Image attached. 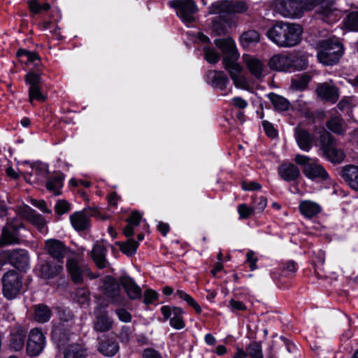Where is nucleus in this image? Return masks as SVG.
Masks as SVG:
<instances>
[{
	"instance_id": "obj_1",
	"label": "nucleus",
	"mask_w": 358,
	"mask_h": 358,
	"mask_svg": "<svg viewBox=\"0 0 358 358\" xmlns=\"http://www.w3.org/2000/svg\"><path fill=\"white\" fill-rule=\"evenodd\" d=\"M321 4L317 12L322 15V20L331 23L338 18V10L334 7V2L319 0H274L273 9L282 16L288 18L301 17L304 12L311 10L317 5Z\"/></svg>"
},
{
	"instance_id": "obj_2",
	"label": "nucleus",
	"mask_w": 358,
	"mask_h": 358,
	"mask_svg": "<svg viewBox=\"0 0 358 358\" xmlns=\"http://www.w3.org/2000/svg\"><path fill=\"white\" fill-rule=\"evenodd\" d=\"M302 33L301 25L279 21L268 29L266 36L279 47L292 48L301 42Z\"/></svg>"
},
{
	"instance_id": "obj_3",
	"label": "nucleus",
	"mask_w": 358,
	"mask_h": 358,
	"mask_svg": "<svg viewBox=\"0 0 358 358\" xmlns=\"http://www.w3.org/2000/svg\"><path fill=\"white\" fill-rule=\"evenodd\" d=\"M317 58L325 65L336 64L343 54V45L337 38H328L319 42Z\"/></svg>"
},
{
	"instance_id": "obj_4",
	"label": "nucleus",
	"mask_w": 358,
	"mask_h": 358,
	"mask_svg": "<svg viewBox=\"0 0 358 358\" xmlns=\"http://www.w3.org/2000/svg\"><path fill=\"white\" fill-rule=\"evenodd\" d=\"M319 134V142L324 155L333 163H341L345 154L343 150L336 147V138L325 129L320 131Z\"/></svg>"
},
{
	"instance_id": "obj_5",
	"label": "nucleus",
	"mask_w": 358,
	"mask_h": 358,
	"mask_svg": "<svg viewBox=\"0 0 358 358\" xmlns=\"http://www.w3.org/2000/svg\"><path fill=\"white\" fill-rule=\"evenodd\" d=\"M294 162L297 164L303 166V173L310 179L325 180L329 178V175L325 169L320 164L312 162L311 159L307 156L299 154L296 155Z\"/></svg>"
},
{
	"instance_id": "obj_6",
	"label": "nucleus",
	"mask_w": 358,
	"mask_h": 358,
	"mask_svg": "<svg viewBox=\"0 0 358 358\" xmlns=\"http://www.w3.org/2000/svg\"><path fill=\"white\" fill-rule=\"evenodd\" d=\"M248 10L247 3L243 1H222L213 4L209 8L210 14H241Z\"/></svg>"
},
{
	"instance_id": "obj_7",
	"label": "nucleus",
	"mask_w": 358,
	"mask_h": 358,
	"mask_svg": "<svg viewBox=\"0 0 358 358\" xmlns=\"http://www.w3.org/2000/svg\"><path fill=\"white\" fill-rule=\"evenodd\" d=\"M2 282L3 293L8 299H14L20 293L22 287L21 276L14 271L6 273L3 276Z\"/></svg>"
},
{
	"instance_id": "obj_8",
	"label": "nucleus",
	"mask_w": 358,
	"mask_h": 358,
	"mask_svg": "<svg viewBox=\"0 0 358 358\" xmlns=\"http://www.w3.org/2000/svg\"><path fill=\"white\" fill-rule=\"evenodd\" d=\"M45 345V337L38 328L30 331L27 341L26 352L29 357L38 356Z\"/></svg>"
},
{
	"instance_id": "obj_9",
	"label": "nucleus",
	"mask_w": 358,
	"mask_h": 358,
	"mask_svg": "<svg viewBox=\"0 0 358 358\" xmlns=\"http://www.w3.org/2000/svg\"><path fill=\"white\" fill-rule=\"evenodd\" d=\"M94 320L93 329L96 332L104 333L110 331L114 324L113 319L109 315L108 310L101 306L94 310Z\"/></svg>"
},
{
	"instance_id": "obj_10",
	"label": "nucleus",
	"mask_w": 358,
	"mask_h": 358,
	"mask_svg": "<svg viewBox=\"0 0 358 358\" xmlns=\"http://www.w3.org/2000/svg\"><path fill=\"white\" fill-rule=\"evenodd\" d=\"M103 292L105 296L113 304L122 306L124 299L120 294V287L118 282L111 276H107L103 280Z\"/></svg>"
},
{
	"instance_id": "obj_11",
	"label": "nucleus",
	"mask_w": 358,
	"mask_h": 358,
	"mask_svg": "<svg viewBox=\"0 0 358 358\" xmlns=\"http://www.w3.org/2000/svg\"><path fill=\"white\" fill-rule=\"evenodd\" d=\"M172 7L177 8V15L185 22L194 21V15L196 12V6L192 0H175L170 3Z\"/></svg>"
},
{
	"instance_id": "obj_12",
	"label": "nucleus",
	"mask_w": 358,
	"mask_h": 358,
	"mask_svg": "<svg viewBox=\"0 0 358 358\" xmlns=\"http://www.w3.org/2000/svg\"><path fill=\"white\" fill-rule=\"evenodd\" d=\"M215 45L222 51V62L227 60H238L239 54L234 41L231 38H218L214 41Z\"/></svg>"
},
{
	"instance_id": "obj_13",
	"label": "nucleus",
	"mask_w": 358,
	"mask_h": 358,
	"mask_svg": "<svg viewBox=\"0 0 358 358\" xmlns=\"http://www.w3.org/2000/svg\"><path fill=\"white\" fill-rule=\"evenodd\" d=\"M161 312L164 320L170 319V325L176 329H181L185 327V322L182 317V310L179 307H170L164 306L161 308Z\"/></svg>"
},
{
	"instance_id": "obj_14",
	"label": "nucleus",
	"mask_w": 358,
	"mask_h": 358,
	"mask_svg": "<svg viewBox=\"0 0 358 358\" xmlns=\"http://www.w3.org/2000/svg\"><path fill=\"white\" fill-rule=\"evenodd\" d=\"M26 82L29 85V102L31 103L34 99L44 101L45 96L41 92V77L34 72H29L25 77Z\"/></svg>"
},
{
	"instance_id": "obj_15",
	"label": "nucleus",
	"mask_w": 358,
	"mask_h": 358,
	"mask_svg": "<svg viewBox=\"0 0 358 358\" xmlns=\"http://www.w3.org/2000/svg\"><path fill=\"white\" fill-rule=\"evenodd\" d=\"M73 335L69 328L64 327V324L57 323L53 326L52 338L59 348L66 346Z\"/></svg>"
},
{
	"instance_id": "obj_16",
	"label": "nucleus",
	"mask_w": 358,
	"mask_h": 358,
	"mask_svg": "<svg viewBox=\"0 0 358 358\" xmlns=\"http://www.w3.org/2000/svg\"><path fill=\"white\" fill-rule=\"evenodd\" d=\"M319 98L334 103L339 98L338 89L329 83L319 84L315 90Z\"/></svg>"
},
{
	"instance_id": "obj_17",
	"label": "nucleus",
	"mask_w": 358,
	"mask_h": 358,
	"mask_svg": "<svg viewBox=\"0 0 358 358\" xmlns=\"http://www.w3.org/2000/svg\"><path fill=\"white\" fill-rule=\"evenodd\" d=\"M294 138L300 149L306 152L311 149L314 138L307 129L298 125L294 129Z\"/></svg>"
},
{
	"instance_id": "obj_18",
	"label": "nucleus",
	"mask_w": 358,
	"mask_h": 358,
	"mask_svg": "<svg viewBox=\"0 0 358 358\" xmlns=\"http://www.w3.org/2000/svg\"><path fill=\"white\" fill-rule=\"evenodd\" d=\"M45 250L52 257L60 262L66 254L67 248L65 245L57 239H49L45 241Z\"/></svg>"
},
{
	"instance_id": "obj_19",
	"label": "nucleus",
	"mask_w": 358,
	"mask_h": 358,
	"mask_svg": "<svg viewBox=\"0 0 358 358\" xmlns=\"http://www.w3.org/2000/svg\"><path fill=\"white\" fill-rule=\"evenodd\" d=\"M62 269L63 266L61 262L55 263L46 261L39 265L38 273L42 278L51 279L58 275Z\"/></svg>"
},
{
	"instance_id": "obj_20",
	"label": "nucleus",
	"mask_w": 358,
	"mask_h": 358,
	"mask_svg": "<svg viewBox=\"0 0 358 358\" xmlns=\"http://www.w3.org/2000/svg\"><path fill=\"white\" fill-rule=\"evenodd\" d=\"M66 268L72 280L75 282H80L83 281V275L89 273V268L87 266H80L78 260L71 258L67 260Z\"/></svg>"
},
{
	"instance_id": "obj_21",
	"label": "nucleus",
	"mask_w": 358,
	"mask_h": 358,
	"mask_svg": "<svg viewBox=\"0 0 358 358\" xmlns=\"http://www.w3.org/2000/svg\"><path fill=\"white\" fill-rule=\"evenodd\" d=\"M294 62L291 56L275 55L271 58L268 65L271 69L287 71L292 66Z\"/></svg>"
},
{
	"instance_id": "obj_22",
	"label": "nucleus",
	"mask_w": 358,
	"mask_h": 358,
	"mask_svg": "<svg viewBox=\"0 0 358 358\" xmlns=\"http://www.w3.org/2000/svg\"><path fill=\"white\" fill-rule=\"evenodd\" d=\"M341 176L345 182L353 189L358 192V166L347 165L342 168Z\"/></svg>"
},
{
	"instance_id": "obj_23",
	"label": "nucleus",
	"mask_w": 358,
	"mask_h": 358,
	"mask_svg": "<svg viewBox=\"0 0 358 358\" xmlns=\"http://www.w3.org/2000/svg\"><path fill=\"white\" fill-rule=\"evenodd\" d=\"M18 241L17 226L12 223L7 224L2 229L0 246L17 243Z\"/></svg>"
},
{
	"instance_id": "obj_24",
	"label": "nucleus",
	"mask_w": 358,
	"mask_h": 358,
	"mask_svg": "<svg viewBox=\"0 0 358 358\" xmlns=\"http://www.w3.org/2000/svg\"><path fill=\"white\" fill-rule=\"evenodd\" d=\"M22 217L35 225L40 231H43L45 226V220L34 209L29 206L24 207L20 212Z\"/></svg>"
},
{
	"instance_id": "obj_25",
	"label": "nucleus",
	"mask_w": 358,
	"mask_h": 358,
	"mask_svg": "<svg viewBox=\"0 0 358 358\" xmlns=\"http://www.w3.org/2000/svg\"><path fill=\"white\" fill-rule=\"evenodd\" d=\"M120 283L131 299H137L141 296V289L129 276L124 275L121 277Z\"/></svg>"
},
{
	"instance_id": "obj_26",
	"label": "nucleus",
	"mask_w": 358,
	"mask_h": 358,
	"mask_svg": "<svg viewBox=\"0 0 358 358\" xmlns=\"http://www.w3.org/2000/svg\"><path fill=\"white\" fill-rule=\"evenodd\" d=\"M9 261L13 266L20 270H24L29 266L27 252L23 250L13 251L9 255Z\"/></svg>"
},
{
	"instance_id": "obj_27",
	"label": "nucleus",
	"mask_w": 358,
	"mask_h": 358,
	"mask_svg": "<svg viewBox=\"0 0 358 358\" xmlns=\"http://www.w3.org/2000/svg\"><path fill=\"white\" fill-rule=\"evenodd\" d=\"M208 81L214 88L223 90L229 83V79L223 71H210L207 75Z\"/></svg>"
},
{
	"instance_id": "obj_28",
	"label": "nucleus",
	"mask_w": 358,
	"mask_h": 358,
	"mask_svg": "<svg viewBox=\"0 0 358 358\" xmlns=\"http://www.w3.org/2000/svg\"><path fill=\"white\" fill-rule=\"evenodd\" d=\"M106 248L101 243L94 244L92 251L91 256L94 263L99 268H103L106 266L107 261L106 259Z\"/></svg>"
},
{
	"instance_id": "obj_29",
	"label": "nucleus",
	"mask_w": 358,
	"mask_h": 358,
	"mask_svg": "<svg viewBox=\"0 0 358 358\" xmlns=\"http://www.w3.org/2000/svg\"><path fill=\"white\" fill-rule=\"evenodd\" d=\"M278 173L282 179L285 181H293L299 178L300 171L293 164H283L278 169Z\"/></svg>"
},
{
	"instance_id": "obj_30",
	"label": "nucleus",
	"mask_w": 358,
	"mask_h": 358,
	"mask_svg": "<svg viewBox=\"0 0 358 358\" xmlns=\"http://www.w3.org/2000/svg\"><path fill=\"white\" fill-rule=\"evenodd\" d=\"M26 336V332L20 328L12 332L10 336V348L16 352L22 350Z\"/></svg>"
},
{
	"instance_id": "obj_31",
	"label": "nucleus",
	"mask_w": 358,
	"mask_h": 358,
	"mask_svg": "<svg viewBox=\"0 0 358 358\" xmlns=\"http://www.w3.org/2000/svg\"><path fill=\"white\" fill-rule=\"evenodd\" d=\"M98 350L103 355L112 357L119 350L118 343L112 338H106L99 343Z\"/></svg>"
},
{
	"instance_id": "obj_32",
	"label": "nucleus",
	"mask_w": 358,
	"mask_h": 358,
	"mask_svg": "<svg viewBox=\"0 0 358 358\" xmlns=\"http://www.w3.org/2000/svg\"><path fill=\"white\" fill-rule=\"evenodd\" d=\"M70 220L71 225L76 231H83L89 227V217L82 211L73 213L70 216Z\"/></svg>"
},
{
	"instance_id": "obj_33",
	"label": "nucleus",
	"mask_w": 358,
	"mask_h": 358,
	"mask_svg": "<svg viewBox=\"0 0 358 358\" xmlns=\"http://www.w3.org/2000/svg\"><path fill=\"white\" fill-rule=\"evenodd\" d=\"M64 358H84L87 356V350L81 344L67 345L64 350Z\"/></svg>"
},
{
	"instance_id": "obj_34",
	"label": "nucleus",
	"mask_w": 358,
	"mask_h": 358,
	"mask_svg": "<svg viewBox=\"0 0 358 358\" xmlns=\"http://www.w3.org/2000/svg\"><path fill=\"white\" fill-rule=\"evenodd\" d=\"M299 208L301 213L308 218L317 215L321 210V207L319 204L308 200L301 201Z\"/></svg>"
},
{
	"instance_id": "obj_35",
	"label": "nucleus",
	"mask_w": 358,
	"mask_h": 358,
	"mask_svg": "<svg viewBox=\"0 0 358 358\" xmlns=\"http://www.w3.org/2000/svg\"><path fill=\"white\" fill-rule=\"evenodd\" d=\"M327 127L332 132L343 135L345 131V126L341 116L331 115L326 122Z\"/></svg>"
},
{
	"instance_id": "obj_36",
	"label": "nucleus",
	"mask_w": 358,
	"mask_h": 358,
	"mask_svg": "<svg viewBox=\"0 0 358 358\" xmlns=\"http://www.w3.org/2000/svg\"><path fill=\"white\" fill-rule=\"evenodd\" d=\"M245 64L250 72L256 78L259 79L263 77L264 65L260 60L248 57L245 59Z\"/></svg>"
},
{
	"instance_id": "obj_37",
	"label": "nucleus",
	"mask_w": 358,
	"mask_h": 358,
	"mask_svg": "<svg viewBox=\"0 0 358 358\" xmlns=\"http://www.w3.org/2000/svg\"><path fill=\"white\" fill-rule=\"evenodd\" d=\"M34 319L41 323L48 322L52 315L51 310L44 304H38L34 306Z\"/></svg>"
},
{
	"instance_id": "obj_38",
	"label": "nucleus",
	"mask_w": 358,
	"mask_h": 358,
	"mask_svg": "<svg viewBox=\"0 0 358 358\" xmlns=\"http://www.w3.org/2000/svg\"><path fill=\"white\" fill-rule=\"evenodd\" d=\"M268 97L276 110L285 111L289 109L290 103L283 96L275 93H270Z\"/></svg>"
},
{
	"instance_id": "obj_39",
	"label": "nucleus",
	"mask_w": 358,
	"mask_h": 358,
	"mask_svg": "<svg viewBox=\"0 0 358 358\" xmlns=\"http://www.w3.org/2000/svg\"><path fill=\"white\" fill-rule=\"evenodd\" d=\"M259 34L255 30L244 31L240 37L241 43L245 48H248L250 45L257 43L259 41Z\"/></svg>"
},
{
	"instance_id": "obj_40",
	"label": "nucleus",
	"mask_w": 358,
	"mask_h": 358,
	"mask_svg": "<svg viewBox=\"0 0 358 358\" xmlns=\"http://www.w3.org/2000/svg\"><path fill=\"white\" fill-rule=\"evenodd\" d=\"M72 298L80 306H88L90 301V292L84 287L78 288L72 294Z\"/></svg>"
},
{
	"instance_id": "obj_41",
	"label": "nucleus",
	"mask_w": 358,
	"mask_h": 358,
	"mask_svg": "<svg viewBox=\"0 0 358 358\" xmlns=\"http://www.w3.org/2000/svg\"><path fill=\"white\" fill-rule=\"evenodd\" d=\"M57 315L59 320V322L61 324L67 323L69 326L73 322L75 319V315L73 312L66 307H57Z\"/></svg>"
},
{
	"instance_id": "obj_42",
	"label": "nucleus",
	"mask_w": 358,
	"mask_h": 358,
	"mask_svg": "<svg viewBox=\"0 0 358 358\" xmlns=\"http://www.w3.org/2000/svg\"><path fill=\"white\" fill-rule=\"evenodd\" d=\"M238 60H227L223 62L225 69H227L230 75L231 78L241 75L242 71L241 66L237 63Z\"/></svg>"
},
{
	"instance_id": "obj_43",
	"label": "nucleus",
	"mask_w": 358,
	"mask_h": 358,
	"mask_svg": "<svg viewBox=\"0 0 358 358\" xmlns=\"http://www.w3.org/2000/svg\"><path fill=\"white\" fill-rule=\"evenodd\" d=\"M344 26L348 30L358 31V10L352 11L347 15Z\"/></svg>"
},
{
	"instance_id": "obj_44",
	"label": "nucleus",
	"mask_w": 358,
	"mask_h": 358,
	"mask_svg": "<svg viewBox=\"0 0 358 358\" xmlns=\"http://www.w3.org/2000/svg\"><path fill=\"white\" fill-rule=\"evenodd\" d=\"M120 250L128 256H131L136 253L138 247V243L134 239H129L127 242L120 244Z\"/></svg>"
},
{
	"instance_id": "obj_45",
	"label": "nucleus",
	"mask_w": 358,
	"mask_h": 358,
	"mask_svg": "<svg viewBox=\"0 0 358 358\" xmlns=\"http://www.w3.org/2000/svg\"><path fill=\"white\" fill-rule=\"evenodd\" d=\"M63 185V178L60 176L50 178L46 184L47 188L52 191L55 194L58 195L60 194L59 189Z\"/></svg>"
},
{
	"instance_id": "obj_46",
	"label": "nucleus",
	"mask_w": 358,
	"mask_h": 358,
	"mask_svg": "<svg viewBox=\"0 0 358 358\" xmlns=\"http://www.w3.org/2000/svg\"><path fill=\"white\" fill-rule=\"evenodd\" d=\"M310 80V76L303 74L301 77L292 79V87L296 90H304Z\"/></svg>"
},
{
	"instance_id": "obj_47",
	"label": "nucleus",
	"mask_w": 358,
	"mask_h": 358,
	"mask_svg": "<svg viewBox=\"0 0 358 358\" xmlns=\"http://www.w3.org/2000/svg\"><path fill=\"white\" fill-rule=\"evenodd\" d=\"M176 294L179 296L180 299L185 301L190 306H192L197 313H201V308L200 306L194 301V299L188 294L182 290H177Z\"/></svg>"
},
{
	"instance_id": "obj_48",
	"label": "nucleus",
	"mask_w": 358,
	"mask_h": 358,
	"mask_svg": "<svg viewBox=\"0 0 358 358\" xmlns=\"http://www.w3.org/2000/svg\"><path fill=\"white\" fill-rule=\"evenodd\" d=\"M176 294L179 296L180 299L185 301L190 306H192L197 313H201V308L200 306L194 301V299L188 294L182 290H177Z\"/></svg>"
},
{
	"instance_id": "obj_49",
	"label": "nucleus",
	"mask_w": 358,
	"mask_h": 358,
	"mask_svg": "<svg viewBox=\"0 0 358 358\" xmlns=\"http://www.w3.org/2000/svg\"><path fill=\"white\" fill-rule=\"evenodd\" d=\"M247 355L251 358H263L262 346L257 342L250 343L246 348Z\"/></svg>"
},
{
	"instance_id": "obj_50",
	"label": "nucleus",
	"mask_w": 358,
	"mask_h": 358,
	"mask_svg": "<svg viewBox=\"0 0 358 358\" xmlns=\"http://www.w3.org/2000/svg\"><path fill=\"white\" fill-rule=\"evenodd\" d=\"M204 57L208 62L216 64L220 59V54L214 49L209 47L203 48Z\"/></svg>"
},
{
	"instance_id": "obj_51",
	"label": "nucleus",
	"mask_w": 358,
	"mask_h": 358,
	"mask_svg": "<svg viewBox=\"0 0 358 358\" xmlns=\"http://www.w3.org/2000/svg\"><path fill=\"white\" fill-rule=\"evenodd\" d=\"M231 80H233L234 85L238 88L245 90H249L250 88L249 82L243 76L239 75L233 78Z\"/></svg>"
},
{
	"instance_id": "obj_52",
	"label": "nucleus",
	"mask_w": 358,
	"mask_h": 358,
	"mask_svg": "<svg viewBox=\"0 0 358 358\" xmlns=\"http://www.w3.org/2000/svg\"><path fill=\"white\" fill-rule=\"evenodd\" d=\"M115 313L121 322L127 323L131 321V315L124 308H117Z\"/></svg>"
},
{
	"instance_id": "obj_53",
	"label": "nucleus",
	"mask_w": 358,
	"mask_h": 358,
	"mask_svg": "<svg viewBox=\"0 0 358 358\" xmlns=\"http://www.w3.org/2000/svg\"><path fill=\"white\" fill-rule=\"evenodd\" d=\"M17 57L26 56L28 62H34L39 60V56L34 52H29L24 49H20L17 52Z\"/></svg>"
},
{
	"instance_id": "obj_54",
	"label": "nucleus",
	"mask_w": 358,
	"mask_h": 358,
	"mask_svg": "<svg viewBox=\"0 0 358 358\" xmlns=\"http://www.w3.org/2000/svg\"><path fill=\"white\" fill-rule=\"evenodd\" d=\"M158 294L152 289H147L144 292V300L143 302L146 305H149L157 300Z\"/></svg>"
},
{
	"instance_id": "obj_55",
	"label": "nucleus",
	"mask_w": 358,
	"mask_h": 358,
	"mask_svg": "<svg viewBox=\"0 0 358 358\" xmlns=\"http://www.w3.org/2000/svg\"><path fill=\"white\" fill-rule=\"evenodd\" d=\"M70 210V204L64 201L59 200L55 206V211L59 215H63Z\"/></svg>"
},
{
	"instance_id": "obj_56",
	"label": "nucleus",
	"mask_w": 358,
	"mask_h": 358,
	"mask_svg": "<svg viewBox=\"0 0 358 358\" xmlns=\"http://www.w3.org/2000/svg\"><path fill=\"white\" fill-rule=\"evenodd\" d=\"M238 211L241 218H248L255 210L246 204H241L238 207Z\"/></svg>"
},
{
	"instance_id": "obj_57",
	"label": "nucleus",
	"mask_w": 358,
	"mask_h": 358,
	"mask_svg": "<svg viewBox=\"0 0 358 358\" xmlns=\"http://www.w3.org/2000/svg\"><path fill=\"white\" fill-rule=\"evenodd\" d=\"M262 126L268 136L275 138L277 136V131L273 127V124L268 121H263Z\"/></svg>"
},
{
	"instance_id": "obj_58",
	"label": "nucleus",
	"mask_w": 358,
	"mask_h": 358,
	"mask_svg": "<svg viewBox=\"0 0 358 358\" xmlns=\"http://www.w3.org/2000/svg\"><path fill=\"white\" fill-rule=\"evenodd\" d=\"M142 358H163L161 354L153 348H146L143 351Z\"/></svg>"
},
{
	"instance_id": "obj_59",
	"label": "nucleus",
	"mask_w": 358,
	"mask_h": 358,
	"mask_svg": "<svg viewBox=\"0 0 358 358\" xmlns=\"http://www.w3.org/2000/svg\"><path fill=\"white\" fill-rule=\"evenodd\" d=\"M267 205V200L266 198L263 196H260L259 198V201L255 203L253 206V209L255 211H257L258 213H262L265 209Z\"/></svg>"
},
{
	"instance_id": "obj_60",
	"label": "nucleus",
	"mask_w": 358,
	"mask_h": 358,
	"mask_svg": "<svg viewBox=\"0 0 358 358\" xmlns=\"http://www.w3.org/2000/svg\"><path fill=\"white\" fill-rule=\"evenodd\" d=\"M261 187H262V186L260 184H259L256 182H254V181H251V182L243 181L242 182V188L246 191L257 190V189H260Z\"/></svg>"
},
{
	"instance_id": "obj_61",
	"label": "nucleus",
	"mask_w": 358,
	"mask_h": 358,
	"mask_svg": "<svg viewBox=\"0 0 358 358\" xmlns=\"http://www.w3.org/2000/svg\"><path fill=\"white\" fill-rule=\"evenodd\" d=\"M141 220V215L138 212H133L130 217L127 220V222L138 226Z\"/></svg>"
},
{
	"instance_id": "obj_62",
	"label": "nucleus",
	"mask_w": 358,
	"mask_h": 358,
	"mask_svg": "<svg viewBox=\"0 0 358 358\" xmlns=\"http://www.w3.org/2000/svg\"><path fill=\"white\" fill-rule=\"evenodd\" d=\"M229 305L234 310H245L247 309L246 306L243 302L234 299L229 301Z\"/></svg>"
},
{
	"instance_id": "obj_63",
	"label": "nucleus",
	"mask_w": 358,
	"mask_h": 358,
	"mask_svg": "<svg viewBox=\"0 0 358 358\" xmlns=\"http://www.w3.org/2000/svg\"><path fill=\"white\" fill-rule=\"evenodd\" d=\"M28 3L30 11L34 14H37L42 10V6L38 3V0H30Z\"/></svg>"
},
{
	"instance_id": "obj_64",
	"label": "nucleus",
	"mask_w": 358,
	"mask_h": 358,
	"mask_svg": "<svg viewBox=\"0 0 358 358\" xmlns=\"http://www.w3.org/2000/svg\"><path fill=\"white\" fill-rule=\"evenodd\" d=\"M32 204L45 213L49 214L51 213V210L47 207L46 203L43 200H34L33 201Z\"/></svg>"
}]
</instances>
